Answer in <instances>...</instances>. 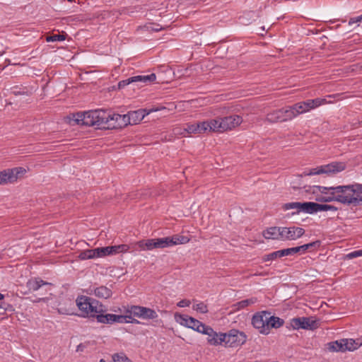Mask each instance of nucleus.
<instances>
[{
	"label": "nucleus",
	"instance_id": "1",
	"mask_svg": "<svg viewBox=\"0 0 362 362\" xmlns=\"http://www.w3.org/2000/svg\"><path fill=\"white\" fill-rule=\"evenodd\" d=\"M329 189L332 190V194L338 202L354 206H358L362 203V184L330 187Z\"/></svg>",
	"mask_w": 362,
	"mask_h": 362
},
{
	"label": "nucleus",
	"instance_id": "2",
	"mask_svg": "<svg viewBox=\"0 0 362 362\" xmlns=\"http://www.w3.org/2000/svg\"><path fill=\"white\" fill-rule=\"evenodd\" d=\"M105 116V111L90 110L87 112L71 113L66 117V120L72 126H97L98 128L103 129L105 124L104 123Z\"/></svg>",
	"mask_w": 362,
	"mask_h": 362
},
{
	"label": "nucleus",
	"instance_id": "3",
	"mask_svg": "<svg viewBox=\"0 0 362 362\" xmlns=\"http://www.w3.org/2000/svg\"><path fill=\"white\" fill-rule=\"evenodd\" d=\"M189 241L187 236L174 235L161 238L147 239L138 241L134 245L136 250H151L156 248H165L179 244H186Z\"/></svg>",
	"mask_w": 362,
	"mask_h": 362
},
{
	"label": "nucleus",
	"instance_id": "4",
	"mask_svg": "<svg viewBox=\"0 0 362 362\" xmlns=\"http://www.w3.org/2000/svg\"><path fill=\"white\" fill-rule=\"evenodd\" d=\"M76 305L81 311L80 316L83 317H93L97 313L105 312L103 305L98 300L86 296H79L76 300Z\"/></svg>",
	"mask_w": 362,
	"mask_h": 362
},
{
	"label": "nucleus",
	"instance_id": "5",
	"mask_svg": "<svg viewBox=\"0 0 362 362\" xmlns=\"http://www.w3.org/2000/svg\"><path fill=\"white\" fill-rule=\"evenodd\" d=\"M243 122V118L238 115L209 119L211 132L221 133L238 127Z\"/></svg>",
	"mask_w": 362,
	"mask_h": 362
},
{
	"label": "nucleus",
	"instance_id": "6",
	"mask_svg": "<svg viewBox=\"0 0 362 362\" xmlns=\"http://www.w3.org/2000/svg\"><path fill=\"white\" fill-rule=\"evenodd\" d=\"M104 123L105 126L103 129H121L127 126L129 124V117L127 115L119 114H110L106 112V116L105 117Z\"/></svg>",
	"mask_w": 362,
	"mask_h": 362
},
{
	"label": "nucleus",
	"instance_id": "7",
	"mask_svg": "<svg viewBox=\"0 0 362 362\" xmlns=\"http://www.w3.org/2000/svg\"><path fill=\"white\" fill-rule=\"evenodd\" d=\"M223 342L226 346L238 347L242 346L247 340V335L238 329H231L228 333H224Z\"/></svg>",
	"mask_w": 362,
	"mask_h": 362
},
{
	"label": "nucleus",
	"instance_id": "8",
	"mask_svg": "<svg viewBox=\"0 0 362 362\" xmlns=\"http://www.w3.org/2000/svg\"><path fill=\"white\" fill-rule=\"evenodd\" d=\"M295 117L293 112L290 106L275 110L267 115L266 120L270 123L283 122L292 119Z\"/></svg>",
	"mask_w": 362,
	"mask_h": 362
},
{
	"label": "nucleus",
	"instance_id": "9",
	"mask_svg": "<svg viewBox=\"0 0 362 362\" xmlns=\"http://www.w3.org/2000/svg\"><path fill=\"white\" fill-rule=\"evenodd\" d=\"M26 170L22 167L8 168L0 171V185L13 183L18 180Z\"/></svg>",
	"mask_w": 362,
	"mask_h": 362
},
{
	"label": "nucleus",
	"instance_id": "10",
	"mask_svg": "<svg viewBox=\"0 0 362 362\" xmlns=\"http://www.w3.org/2000/svg\"><path fill=\"white\" fill-rule=\"evenodd\" d=\"M346 165L341 162H332L329 164L322 165L310 170L306 175H314L320 174H334L345 169Z\"/></svg>",
	"mask_w": 362,
	"mask_h": 362
},
{
	"label": "nucleus",
	"instance_id": "11",
	"mask_svg": "<svg viewBox=\"0 0 362 362\" xmlns=\"http://www.w3.org/2000/svg\"><path fill=\"white\" fill-rule=\"evenodd\" d=\"M269 315L268 311H261L256 313L252 318V325L257 329L260 334H268L269 330L267 325V316Z\"/></svg>",
	"mask_w": 362,
	"mask_h": 362
},
{
	"label": "nucleus",
	"instance_id": "12",
	"mask_svg": "<svg viewBox=\"0 0 362 362\" xmlns=\"http://www.w3.org/2000/svg\"><path fill=\"white\" fill-rule=\"evenodd\" d=\"M127 313L145 320H153L158 317V314L154 310L139 305H132L127 309Z\"/></svg>",
	"mask_w": 362,
	"mask_h": 362
},
{
	"label": "nucleus",
	"instance_id": "13",
	"mask_svg": "<svg viewBox=\"0 0 362 362\" xmlns=\"http://www.w3.org/2000/svg\"><path fill=\"white\" fill-rule=\"evenodd\" d=\"M290 326L293 329H314L317 327L318 322L311 317H295L291 320Z\"/></svg>",
	"mask_w": 362,
	"mask_h": 362
},
{
	"label": "nucleus",
	"instance_id": "14",
	"mask_svg": "<svg viewBox=\"0 0 362 362\" xmlns=\"http://www.w3.org/2000/svg\"><path fill=\"white\" fill-rule=\"evenodd\" d=\"M184 131L187 134H200L205 132H211V126L209 124V119L202 122H198L193 124H187Z\"/></svg>",
	"mask_w": 362,
	"mask_h": 362
},
{
	"label": "nucleus",
	"instance_id": "15",
	"mask_svg": "<svg viewBox=\"0 0 362 362\" xmlns=\"http://www.w3.org/2000/svg\"><path fill=\"white\" fill-rule=\"evenodd\" d=\"M282 241L296 240L305 233L304 228L298 226L282 227Z\"/></svg>",
	"mask_w": 362,
	"mask_h": 362
},
{
	"label": "nucleus",
	"instance_id": "16",
	"mask_svg": "<svg viewBox=\"0 0 362 362\" xmlns=\"http://www.w3.org/2000/svg\"><path fill=\"white\" fill-rule=\"evenodd\" d=\"M156 76L155 74H151L147 76H135L122 80L118 83V88L122 89L126 86L133 83H150L155 81Z\"/></svg>",
	"mask_w": 362,
	"mask_h": 362
},
{
	"label": "nucleus",
	"instance_id": "17",
	"mask_svg": "<svg viewBox=\"0 0 362 362\" xmlns=\"http://www.w3.org/2000/svg\"><path fill=\"white\" fill-rule=\"evenodd\" d=\"M300 254L299 247H294L290 248H286L277 251H274L269 254L264 255L262 257L264 262L273 261L278 258L283 257L284 256L294 255L295 254Z\"/></svg>",
	"mask_w": 362,
	"mask_h": 362
},
{
	"label": "nucleus",
	"instance_id": "18",
	"mask_svg": "<svg viewBox=\"0 0 362 362\" xmlns=\"http://www.w3.org/2000/svg\"><path fill=\"white\" fill-rule=\"evenodd\" d=\"M313 194L320 192L322 194L317 196L315 200L320 202H330L336 201L335 196L332 194V190H329V187L322 186H313L310 189Z\"/></svg>",
	"mask_w": 362,
	"mask_h": 362
},
{
	"label": "nucleus",
	"instance_id": "19",
	"mask_svg": "<svg viewBox=\"0 0 362 362\" xmlns=\"http://www.w3.org/2000/svg\"><path fill=\"white\" fill-rule=\"evenodd\" d=\"M204 334L207 335V342L211 346H218L223 343L222 335L224 333H218L215 332L210 326L206 325V329L203 330Z\"/></svg>",
	"mask_w": 362,
	"mask_h": 362
},
{
	"label": "nucleus",
	"instance_id": "20",
	"mask_svg": "<svg viewBox=\"0 0 362 362\" xmlns=\"http://www.w3.org/2000/svg\"><path fill=\"white\" fill-rule=\"evenodd\" d=\"M282 227L273 226L263 230L262 235L266 239L282 241Z\"/></svg>",
	"mask_w": 362,
	"mask_h": 362
},
{
	"label": "nucleus",
	"instance_id": "21",
	"mask_svg": "<svg viewBox=\"0 0 362 362\" xmlns=\"http://www.w3.org/2000/svg\"><path fill=\"white\" fill-rule=\"evenodd\" d=\"M45 285L51 286L52 284L45 281L40 278L32 279L27 282V287L30 291H36Z\"/></svg>",
	"mask_w": 362,
	"mask_h": 362
},
{
	"label": "nucleus",
	"instance_id": "22",
	"mask_svg": "<svg viewBox=\"0 0 362 362\" xmlns=\"http://www.w3.org/2000/svg\"><path fill=\"white\" fill-rule=\"evenodd\" d=\"M267 325L268 326V329L270 331L271 328H279L284 324V320L279 317L271 315V313L269 312V315L267 316Z\"/></svg>",
	"mask_w": 362,
	"mask_h": 362
},
{
	"label": "nucleus",
	"instance_id": "23",
	"mask_svg": "<svg viewBox=\"0 0 362 362\" xmlns=\"http://www.w3.org/2000/svg\"><path fill=\"white\" fill-rule=\"evenodd\" d=\"M307 112L310 111L312 109L317 107L321 105L326 103V99L324 98H315V99H309L302 102Z\"/></svg>",
	"mask_w": 362,
	"mask_h": 362
},
{
	"label": "nucleus",
	"instance_id": "24",
	"mask_svg": "<svg viewBox=\"0 0 362 362\" xmlns=\"http://www.w3.org/2000/svg\"><path fill=\"white\" fill-rule=\"evenodd\" d=\"M145 110H139L134 112H130L127 114V117H129V124H136L139 122L141 121L144 116Z\"/></svg>",
	"mask_w": 362,
	"mask_h": 362
},
{
	"label": "nucleus",
	"instance_id": "25",
	"mask_svg": "<svg viewBox=\"0 0 362 362\" xmlns=\"http://www.w3.org/2000/svg\"><path fill=\"white\" fill-rule=\"evenodd\" d=\"M105 312L95 313L93 318H96L97 322L102 324L114 323V314H103Z\"/></svg>",
	"mask_w": 362,
	"mask_h": 362
},
{
	"label": "nucleus",
	"instance_id": "26",
	"mask_svg": "<svg viewBox=\"0 0 362 362\" xmlns=\"http://www.w3.org/2000/svg\"><path fill=\"white\" fill-rule=\"evenodd\" d=\"M94 294L98 298L107 299L112 296V292L110 288L101 286L94 289Z\"/></svg>",
	"mask_w": 362,
	"mask_h": 362
},
{
	"label": "nucleus",
	"instance_id": "27",
	"mask_svg": "<svg viewBox=\"0 0 362 362\" xmlns=\"http://www.w3.org/2000/svg\"><path fill=\"white\" fill-rule=\"evenodd\" d=\"M206 325L192 317L189 319L187 327L202 334L203 330L206 329Z\"/></svg>",
	"mask_w": 362,
	"mask_h": 362
},
{
	"label": "nucleus",
	"instance_id": "28",
	"mask_svg": "<svg viewBox=\"0 0 362 362\" xmlns=\"http://www.w3.org/2000/svg\"><path fill=\"white\" fill-rule=\"evenodd\" d=\"M321 245L320 240H316L308 244L298 246L300 250V255L305 254L307 251H314L320 247Z\"/></svg>",
	"mask_w": 362,
	"mask_h": 362
},
{
	"label": "nucleus",
	"instance_id": "29",
	"mask_svg": "<svg viewBox=\"0 0 362 362\" xmlns=\"http://www.w3.org/2000/svg\"><path fill=\"white\" fill-rule=\"evenodd\" d=\"M78 258L82 260L98 258L96 253V248L82 251L80 252Z\"/></svg>",
	"mask_w": 362,
	"mask_h": 362
},
{
	"label": "nucleus",
	"instance_id": "30",
	"mask_svg": "<svg viewBox=\"0 0 362 362\" xmlns=\"http://www.w3.org/2000/svg\"><path fill=\"white\" fill-rule=\"evenodd\" d=\"M290 108L293 112V114L295 115V117L300 114L307 112V110L305 108L302 102L297 103L290 106Z\"/></svg>",
	"mask_w": 362,
	"mask_h": 362
},
{
	"label": "nucleus",
	"instance_id": "31",
	"mask_svg": "<svg viewBox=\"0 0 362 362\" xmlns=\"http://www.w3.org/2000/svg\"><path fill=\"white\" fill-rule=\"evenodd\" d=\"M134 12V9L129 7H122L119 9H113L111 11V13L112 16H115L116 18L122 15H129L131 13Z\"/></svg>",
	"mask_w": 362,
	"mask_h": 362
},
{
	"label": "nucleus",
	"instance_id": "32",
	"mask_svg": "<svg viewBox=\"0 0 362 362\" xmlns=\"http://www.w3.org/2000/svg\"><path fill=\"white\" fill-rule=\"evenodd\" d=\"M344 341L343 339L341 341H335L329 344V349L334 351H345Z\"/></svg>",
	"mask_w": 362,
	"mask_h": 362
},
{
	"label": "nucleus",
	"instance_id": "33",
	"mask_svg": "<svg viewBox=\"0 0 362 362\" xmlns=\"http://www.w3.org/2000/svg\"><path fill=\"white\" fill-rule=\"evenodd\" d=\"M257 301L256 298H251L249 299L243 300L236 303L237 308L238 310L245 308L250 305L255 303Z\"/></svg>",
	"mask_w": 362,
	"mask_h": 362
},
{
	"label": "nucleus",
	"instance_id": "34",
	"mask_svg": "<svg viewBox=\"0 0 362 362\" xmlns=\"http://www.w3.org/2000/svg\"><path fill=\"white\" fill-rule=\"evenodd\" d=\"M12 91L11 93L14 95H30L31 94V92H29L28 89L25 87H19L18 86H13L11 88Z\"/></svg>",
	"mask_w": 362,
	"mask_h": 362
},
{
	"label": "nucleus",
	"instance_id": "35",
	"mask_svg": "<svg viewBox=\"0 0 362 362\" xmlns=\"http://www.w3.org/2000/svg\"><path fill=\"white\" fill-rule=\"evenodd\" d=\"M191 317L187 315H182V314H175V318L176 321L180 323L181 325L185 326L187 327L189 325V321Z\"/></svg>",
	"mask_w": 362,
	"mask_h": 362
},
{
	"label": "nucleus",
	"instance_id": "36",
	"mask_svg": "<svg viewBox=\"0 0 362 362\" xmlns=\"http://www.w3.org/2000/svg\"><path fill=\"white\" fill-rule=\"evenodd\" d=\"M67 34L64 32H62V34H53L52 35L47 36L46 37V40L47 42H55V41H63L66 40Z\"/></svg>",
	"mask_w": 362,
	"mask_h": 362
},
{
	"label": "nucleus",
	"instance_id": "37",
	"mask_svg": "<svg viewBox=\"0 0 362 362\" xmlns=\"http://www.w3.org/2000/svg\"><path fill=\"white\" fill-rule=\"evenodd\" d=\"M343 341H344V345L345 346L346 351H354L358 346V344L352 339H344Z\"/></svg>",
	"mask_w": 362,
	"mask_h": 362
},
{
	"label": "nucleus",
	"instance_id": "38",
	"mask_svg": "<svg viewBox=\"0 0 362 362\" xmlns=\"http://www.w3.org/2000/svg\"><path fill=\"white\" fill-rule=\"evenodd\" d=\"M132 315L129 313L126 312V315H115L114 314V322H119V323H127L128 319L132 318Z\"/></svg>",
	"mask_w": 362,
	"mask_h": 362
},
{
	"label": "nucleus",
	"instance_id": "39",
	"mask_svg": "<svg viewBox=\"0 0 362 362\" xmlns=\"http://www.w3.org/2000/svg\"><path fill=\"white\" fill-rule=\"evenodd\" d=\"M192 308L196 311L202 314L207 313L209 311L207 305L204 302H199L198 303L194 304Z\"/></svg>",
	"mask_w": 362,
	"mask_h": 362
},
{
	"label": "nucleus",
	"instance_id": "40",
	"mask_svg": "<svg viewBox=\"0 0 362 362\" xmlns=\"http://www.w3.org/2000/svg\"><path fill=\"white\" fill-rule=\"evenodd\" d=\"M96 253H97L98 257H104L107 255H110L111 252L110 250V246L103 247H97Z\"/></svg>",
	"mask_w": 362,
	"mask_h": 362
},
{
	"label": "nucleus",
	"instance_id": "41",
	"mask_svg": "<svg viewBox=\"0 0 362 362\" xmlns=\"http://www.w3.org/2000/svg\"><path fill=\"white\" fill-rule=\"evenodd\" d=\"M113 362H129L128 357L123 353L115 354L112 356Z\"/></svg>",
	"mask_w": 362,
	"mask_h": 362
},
{
	"label": "nucleus",
	"instance_id": "42",
	"mask_svg": "<svg viewBox=\"0 0 362 362\" xmlns=\"http://www.w3.org/2000/svg\"><path fill=\"white\" fill-rule=\"evenodd\" d=\"M300 205V202H289L284 204L282 206V209L285 211L290 209H296L297 213H298Z\"/></svg>",
	"mask_w": 362,
	"mask_h": 362
},
{
	"label": "nucleus",
	"instance_id": "43",
	"mask_svg": "<svg viewBox=\"0 0 362 362\" xmlns=\"http://www.w3.org/2000/svg\"><path fill=\"white\" fill-rule=\"evenodd\" d=\"M319 211H337V208L332 205L329 204H319Z\"/></svg>",
	"mask_w": 362,
	"mask_h": 362
},
{
	"label": "nucleus",
	"instance_id": "44",
	"mask_svg": "<svg viewBox=\"0 0 362 362\" xmlns=\"http://www.w3.org/2000/svg\"><path fill=\"white\" fill-rule=\"evenodd\" d=\"M319 204L315 202H308V214H314L319 211Z\"/></svg>",
	"mask_w": 362,
	"mask_h": 362
},
{
	"label": "nucleus",
	"instance_id": "45",
	"mask_svg": "<svg viewBox=\"0 0 362 362\" xmlns=\"http://www.w3.org/2000/svg\"><path fill=\"white\" fill-rule=\"evenodd\" d=\"M362 256V250H356L346 255V258L351 259L358 257Z\"/></svg>",
	"mask_w": 362,
	"mask_h": 362
},
{
	"label": "nucleus",
	"instance_id": "46",
	"mask_svg": "<svg viewBox=\"0 0 362 362\" xmlns=\"http://www.w3.org/2000/svg\"><path fill=\"white\" fill-rule=\"evenodd\" d=\"M191 304V302L189 300L187 299H183L179 301L177 303V305L180 308H185V307H189Z\"/></svg>",
	"mask_w": 362,
	"mask_h": 362
},
{
	"label": "nucleus",
	"instance_id": "47",
	"mask_svg": "<svg viewBox=\"0 0 362 362\" xmlns=\"http://www.w3.org/2000/svg\"><path fill=\"white\" fill-rule=\"evenodd\" d=\"M117 247H119V253L127 252L130 249L129 245L125 244L118 245Z\"/></svg>",
	"mask_w": 362,
	"mask_h": 362
},
{
	"label": "nucleus",
	"instance_id": "48",
	"mask_svg": "<svg viewBox=\"0 0 362 362\" xmlns=\"http://www.w3.org/2000/svg\"><path fill=\"white\" fill-rule=\"evenodd\" d=\"M303 211L308 214V202L300 203L299 206V212Z\"/></svg>",
	"mask_w": 362,
	"mask_h": 362
},
{
	"label": "nucleus",
	"instance_id": "49",
	"mask_svg": "<svg viewBox=\"0 0 362 362\" xmlns=\"http://www.w3.org/2000/svg\"><path fill=\"white\" fill-rule=\"evenodd\" d=\"M362 21V14L358 17L351 18L349 21V25H352L355 23Z\"/></svg>",
	"mask_w": 362,
	"mask_h": 362
},
{
	"label": "nucleus",
	"instance_id": "50",
	"mask_svg": "<svg viewBox=\"0 0 362 362\" xmlns=\"http://www.w3.org/2000/svg\"><path fill=\"white\" fill-rule=\"evenodd\" d=\"M118 248L119 247H117V245L110 246V250L111 255L118 254L119 253Z\"/></svg>",
	"mask_w": 362,
	"mask_h": 362
},
{
	"label": "nucleus",
	"instance_id": "51",
	"mask_svg": "<svg viewBox=\"0 0 362 362\" xmlns=\"http://www.w3.org/2000/svg\"><path fill=\"white\" fill-rule=\"evenodd\" d=\"M127 323L140 324L141 322L138 320L132 317L128 319Z\"/></svg>",
	"mask_w": 362,
	"mask_h": 362
},
{
	"label": "nucleus",
	"instance_id": "52",
	"mask_svg": "<svg viewBox=\"0 0 362 362\" xmlns=\"http://www.w3.org/2000/svg\"><path fill=\"white\" fill-rule=\"evenodd\" d=\"M83 347H84V346L81 344H79V345L77 346V349H76V351H82V350H83Z\"/></svg>",
	"mask_w": 362,
	"mask_h": 362
},
{
	"label": "nucleus",
	"instance_id": "53",
	"mask_svg": "<svg viewBox=\"0 0 362 362\" xmlns=\"http://www.w3.org/2000/svg\"><path fill=\"white\" fill-rule=\"evenodd\" d=\"M4 296L0 293V300L4 299Z\"/></svg>",
	"mask_w": 362,
	"mask_h": 362
},
{
	"label": "nucleus",
	"instance_id": "54",
	"mask_svg": "<svg viewBox=\"0 0 362 362\" xmlns=\"http://www.w3.org/2000/svg\"><path fill=\"white\" fill-rule=\"evenodd\" d=\"M153 30H156V31H158L159 30H160V28H157V27H155L153 28H152Z\"/></svg>",
	"mask_w": 362,
	"mask_h": 362
},
{
	"label": "nucleus",
	"instance_id": "55",
	"mask_svg": "<svg viewBox=\"0 0 362 362\" xmlns=\"http://www.w3.org/2000/svg\"><path fill=\"white\" fill-rule=\"evenodd\" d=\"M99 362H106L104 359H100Z\"/></svg>",
	"mask_w": 362,
	"mask_h": 362
},
{
	"label": "nucleus",
	"instance_id": "56",
	"mask_svg": "<svg viewBox=\"0 0 362 362\" xmlns=\"http://www.w3.org/2000/svg\"><path fill=\"white\" fill-rule=\"evenodd\" d=\"M67 1H69V2H72V1H74V0H67Z\"/></svg>",
	"mask_w": 362,
	"mask_h": 362
},
{
	"label": "nucleus",
	"instance_id": "57",
	"mask_svg": "<svg viewBox=\"0 0 362 362\" xmlns=\"http://www.w3.org/2000/svg\"><path fill=\"white\" fill-rule=\"evenodd\" d=\"M2 308V306L0 305V308Z\"/></svg>",
	"mask_w": 362,
	"mask_h": 362
}]
</instances>
